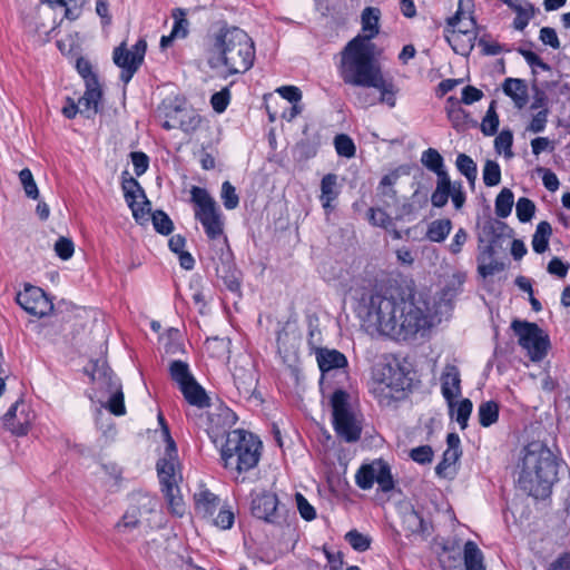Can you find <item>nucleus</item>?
<instances>
[{
	"label": "nucleus",
	"instance_id": "obj_1",
	"mask_svg": "<svg viewBox=\"0 0 570 570\" xmlns=\"http://www.w3.org/2000/svg\"><path fill=\"white\" fill-rule=\"evenodd\" d=\"M338 73L346 85L360 88H374L382 92V100L395 107L397 88L392 79H385L375 58V45L356 36L341 52Z\"/></svg>",
	"mask_w": 570,
	"mask_h": 570
},
{
	"label": "nucleus",
	"instance_id": "obj_2",
	"mask_svg": "<svg viewBox=\"0 0 570 570\" xmlns=\"http://www.w3.org/2000/svg\"><path fill=\"white\" fill-rule=\"evenodd\" d=\"M558 465L556 455L546 444L540 441L529 443L518 464L519 487L535 499H546L557 481Z\"/></svg>",
	"mask_w": 570,
	"mask_h": 570
},
{
	"label": "nucleus",
	"instance_id": "obj_3",
	"mask_svg": "<svg viewBox=\"0 0 570 570\" xmlns=\"http://www.w3.org/2000/svg\"><path fill=\"white\" fill-rule=\"evenodd\" d=\"M255 46L252 38L240 28H222L208 49L207 62L212 69L228 75L243 73L253 67Z\"/></svg>",
	"mask_w": 570,
	"mask_h": 570
},
{
	"label": "nucleus",
	"instance_id": "obj_4",
	"mask_svg": "<svg viewBox=\"0 0 570 570\" xmlns=\"http://www.w3.org/2000/svg\"><path fill=\"white\" fill-rule=\"evenodd\" d=\"M158 420L163 425V435L166 441L165 453L157 462V473L161 491L170 511L176 515H183L185 512V503L178 487L181 475L178 470L177 448L169 434V429L165 424L164 417L159 415Z\"/></svg>",
	"mask_w": 570,
	"mask_h": 570
},
{
	"label": "nucleus",
	"instance_id": "obj_5",
	"mask_svg": "<svg viewBox=\"0 0 570 570\" xmlns=\"http://www.w3.org/2000/svg\"><path fill=\"white\" fill-rule=\"evenodd\" d=\"M261 441L244 430H233L227 433L220 446V458L224 466L237 473L255 468L261 456Z\"/></svg>",
	"mask_w": 570,
	"mask_h": 570
},
{
	"label": "nucleus",
	"instance_id": "obj_6",
	"mask_svg": "<svg viewBox=\"0 0 570 570\" xmlns=\"http://www.w3.org/2000/svg\"><path fill=\"white\" fill-rule=\"evenodd\" d=\"M396 295L374 293L363 297L358 306V316L363 327L370 334L390 336L392 328L396 327L395 312L397 311Z\"/></svg>",
	"mask_w": 570,
	"mask_h": 570
},
{
	"label": "nucleus",
	"instance_id": "obj_7",
	"mask_svg": "<svg viewBox=\"0 0 570 570\" xmlns=\"http://www.w3.org/2000/svg\"><path fill=\"white\" fill-rule=\"evenodd\" d=\"M397 311L395 312L396 327L392 328L390 337L407 340L414 337L421 331L433 325V316L425 301L404 297L396 294Z\"/></svg>",
	"mask_w": 570,
	"mask_h": 570
},
{
	"label": "nucleus",
	"instance_id": "obj_8",
	"mask_svg": "<svg viewBox=\"0 0 570 570\" xmlns=\"http://www.w3.org/2000/svg\"><path fill=\"white\" fill-rule=\"evenodd\" d=\"M157 501L148 494L137 493L130 499V504L121 519L115 524V532L130 542L140 533L141 525L149 521L148 515L156 511Z\"/></svg>",
	"mask_w": 570,
	"mask_h": 570
},
{
	"label": "nucleus",
	"instance_id": "obj_9",
	"mask_svg": "<svg viewBox=\"0 0 570 570\" xmlns=\"http://www.w3.org/2000/svg\"><path fill=\"white\" fill-rule=\"evenodd\" d=\"M190 195L191 202L195 204V218L200 222L207 237L212 240L223 238L226 243L223 215L216 200L205 188L197 186H193Z\"/></svg>",
	"mask_w": 570,
	"mask_h": 570
},
{
	"label": "nucleus",
	"instance_id": "obj_10",
	"mask_svg": "<svg viewBox=\"0 0 570 570\" xmlns=\"http://www.w3.org/2000/svg\"><path fill=\"white\" fill-rule=\"evenodd\" d=\"M333 425L336 434L346 442H356L362 433V419L348 404V394L336 390L331 397Z\"/></svg>",
	"mask_w": 570,
	"mask_h": 570
},
{
	"label": "nucleus",
	"instance_id": "obj_11",
	"mask_svg": "<svg viewBox=\"0 0 570 570\" xmlns=\"http://www.w3.org/2000/svg\"><path fill=\"white\" fill-rule=\"evenodd\" d=\"M511 327L532 361H541L547 355L549 337L535 323L513 321Z\"/></svg>",
	"mask_w": 570,
	"mask_h": 570
},
{
	"label": "nucleus",
	"instance_id": "obj_12",
	"mask_svg": "<svg viewBox=\"0 0 570 570\" xmlns=\"http://www.w3.org/2000/svg\"><path fill=\"white\" fill-rule=\"evenodd\" d=\"M92 380L108 394L106 401H99L101 406L108 409L115 415H124L126 413L124 393L121 384L112 371L105 365L97 367L92 372Z\"/></svg>",
	"mask_w": 570,
	"mask_h": 570
},
{
	"label": "nucleus",
	"instance_id": "obj_13",
	"mask_svg": "<svg viewBox=\"0 0 570 570\" xmlns=\"http://www.w3.org/2000/svg\"><path fill=\"white\" fill-rule=\"evenodd\" d=\"M146 50L145 39H139L130 50L127 49L125 42L114 49L112 60L121 69L120 79L124 83H128L141 66Z\"/></svg>",
	"mask_w": 570,
	"mask_h": 570
},
{
	"label": "nucleus",
	"instance_id": "obj_14",
	"mask_svg": "<svg viewBox=\"0 0 570 570\" xmlns=\"http://www.w3.org/2000/svg\"><path fill=\"white\" fill-rule=\"evenodd\" d=\"M377 381L374 392L380 397L381 403L389 404L391 400L399 399L400 393L405 390L406 377L400 367L384 365Z\"/></svg>",
	"mask_w": 570,
	"mask_h": 570
},
{
	"label": "nucleus",
	"instance_id": "obj_15",
	"mask_svg": "<svg viewBox=\"0 0 570 570\" xmlns=\"http://www.w3.org/2000/svg\"><path fill=\"white\" fill-rule=\"evenodd\" d=\"M121 187L125 200L131 209L135 220L139 224L147 222L150 212V202L147 199L142 187L132 177L124 179Z\"/></svg>",
	"mask_w": 570,
	"mask_h": 570
},
{
	"label": "nucleus",
	"instance_id": "obj_16",
	"mask_svg": "<svg viewBox=\"0 0 570 570\" xmlns=\"http://www.w3.org/2000/svg\"><path fill=\"white\" fill-rule=\"evenodd\" d=\"M17 303L29 314L43 317L48 315L53 304L46 293L37 286L27 285L24 289L17 295Z\"/></svg>",
	"mask_w": 570,
	"mask_h": 570
},
{
	"label": "nucleus",
	"instance_id": "obj_17",
	"mask_svg": "<svg viewBox=\"0 0 570 570\" xmlns=\"http://www.w3.org/2000/svg\"><path fill=\"white\" fill-rule=\"evenodd\" d=\"M33 417L29 406L22 401H17L4 414L3 425L12 434L22 436L28 433Z\"/></svg>",
	"mask_w": 570,
	"mask_h": 570
},
{
	"label": "nucleus",
	"instance_id": "obj_18",
	"mask_svg": "<svg viewBox=\"0 0 570 570\" xmlns=\"http://www.w3.org/2000/svg\"><path fill=\"white\" fill-rule=\"evenodd\" d=\"M252 513L266 522L277 524L281 522V511L277 495L272 492L255 493L252 500Z\"/></svg>",
	"mask_w": 570,
	"mask_h": 570
},
{
	"label": "nucleus",
	"instance_id": "obj_19",
	"mask_svg": "<svg viewBox=\"0 0 570 570\" xmlns=\"http://www.w3.org/2000/svg\"><path fill=\"white\" fill-rule=\"evenodd\" d=\"M460 20V12L448 20V24L452 28L445 35L446 41L452 47L454 52L468 56L474 47L475 33L469 28L455 29Z\"/></svg>",
	"mask_w": 570,
	"mask_h": 570
},
{
	"label": "nucleus",
	"instance_id": "obj_20",
	"mask_svg": "<svg viewBox=\"0 0 570 570\" xmlns=\"http://www.w3.org/2000/svg\"><path fill=\"white\" fill-rule=\"evenodd\" d=\"M207 433L214 443L218 442L219 438H227L228 430L235 424V413L226 407L219 406L208 415Z\"/></svg>",
	"mask_w": 570,
	"mask_h": 570
},
{
	"label": "nucleus",
	"instance_id": "obj_21",
	"mask_svg": "<svg viewBox=\"0 0 570 570\" xmlns=\"http://www.w3.org/2000/svg\"><path fill=\"white\" fill-rule=\"evenodd\" d=\"M460 438L456 433H449L446 436V450L442 461L436 465L435 472L442 478H453L456 474V462L462 455Z\"/></svg>",
	"mask_w": 570,
	"mask_h": 570
},
{
	"label": "nucleus",
	"instance_id": "obj_22",
	"mask_svg": "<svg viewBox=\"0 0 570 570\" xmlns=\"http://www.w3.org/2000/svg\"><path fill=\"white\" fill-rule=\"evenodd\" d=\"M460 372L454 365H446L441 376L442 395L446 400L450 407L454 404V399L461 394Z\"/></svg>",
	"mask_w": 570,
	"mask_h": 570
},
{
	"label": "nucleus",
	"instance_id": "obj_23",
	"mask_svg": "<svg viewBox=\"0 0 570 570\" xmlns=\"http://www.w3.org/2000/svg\"><path fill=\"white\" fill-rule=\"evenodd\" d=\"M316 360L323 375L333 370L345 368L347 366L346 356L337 350L318 348Z\"/></svg>",
	"mask_w": 570,
	"mask_h": 570
},
{
	"label": "nucleus",
	"instance_id": "obj_24",
	"mask_svg": "<svg viewBox=\"0 0 570 570\" xmlns=\"http://www.w3.org/2000/svg\"><path fill=\"white\" fill-rule=\"evenodd\" d=\"M87 89L82 97L79 98L78 104L80 107V114L87 118L96 115L98 111V104L101 98V90L99 88L97 79L87 81Z\"/></svg>",
	"mask_w": 570,
	"mask_h": 570
},
{
	"label": "nucleus",
	"instance_id": "obj_25",
	"mask_svg": "<svg viewBox=\"0 0 570 570\" xmlns=\"http://www.w3.org/2000/svg\"><path fill=\"white\" fill-rule=\"evenodd\" d=\"M196 513L204 519L213 518L219 507V498L207 489H199L194 494Z\"/></svg>",
	"mask_w": 570,
	"mask_h": 570
},
{
	"label": "nucleus",
	"instance_id": "obj_26",
	"mask_svg": "<svg viewBox=\"0 0 570 570\" xmlns=\"http://www.w3.org/2000/svg\"><path fill=\"white\" fill-rule=\"evenodd\" d=\"M402 524L411 534H429V523L412 505L402 508Z\"/></svg>",
	"mask_w": 570,
	"mask_h": 570
},
{
	"label": "nucleus",
	"instance_id": "obj_27",
	"mask_svg": "<svg viewBox=\"0 0 570 570\" xmlns=\"http://www.w3.org/2000/svg\"><path fill=\"white\" fill-rule=\"evenodd\" d=\"M505 3L510 9H512L517 17L513 20V27L517 30L522 31L528 24L529 21L534 16V7L528 0H501Z\"/></svg>",
	"mask_w": 570,
	"mask_h": 570
},
{
	"label": "nucleus",
	"instance_id": "obj_28",
	"mask_svg": "<svg viewBox=\"0 0 570 570\" xmlns=\"http://www.w3.org/2000/svg\"><path fill=\"white\" fill-rule=\"evenodd\" d=\"M465 279L466 275L462 272L454 273L449 277L441 291L440 304H443L446 308H451L452 302L463 292Z\"/></svg>",
	"mask_w": 570,
	"mask_h": 570
},
{
	"label": "nucleus",
	"instance_id": "obj_29",
	"mask_svg": "<svg viewBox=\"0 0 570 570\" xmlns=\"http://www.w3.org/2000/svg\"><path fill=\"white\" fill-rule=\"evenodd\" d=\"M503 92L510 97L514 106L523 108L528 102V86L522 79L507 78L502 85Z\"/></svg>",
	"mask_w": 570,
	"mask_h": 570
},
{
	"label": "nucleus",
	"instance_id": "obj_30",
	"mask_svg": "<svg viewBox=\"0 0 570 570\" xmlns=\"http://www.w3.org/2000/svg\"><path fill=\"white\" fill-rule=\"evenodd\" d=\"M380 9L374 7H367L362 12V30L365 35L361 36V38H365L367 42H371L380 32Z\"/></svg>",
	"mask_w": 570,
	"mask_h": 570
},
{
	"label": "nucleus",
	"instance_id": "obj_31",
	"mask_svg": "<svg viewBox=\"0 0 570 570\" xmlns=\"http://www.w3.org/2000/svg\"><path fill=\"white\" fill-rule=\"evenodd\" d=\"M179 390L183 393L185 400L190 405L197 406L199 409H204L209 405V397L207 396L205 390L196 382V380L185 384Z\"/></svg>",
	"mask_w": 570,
	"mask_h": 570
},
{
	"label": "nucleus",
	"instance_id": "obj_32",
	"mask_svg": "<svg viewBox=\"0 0 570 570\" xmlns=\"http://www.w3.org/2000/svg\"><path fill=\"white\" fill-rule=\"evenodd\" d=\"M173 112L175 117H177L176 121L178 128L186 134L194 132L202 122L200 116L193 109H181L176 107L173 109Z\"/></svg>",
	"mask_w": 570,
	"mask_h": 570
},
{
	"label": "nucleus",
	"instance_id": "obj_33",
	"mask_svg": "<svg viewBox=\"0 0 570 570\" xmlns=\"http://www.w3.org/2000/svg\"><path fill=\"white\" fill-rule=\"evenodd\" d=\"M397 176L394 174L385 175L377 187V195L383 205L387 208L393 207L397 203L396 191L393 188Z\"/></svg>",
	"mask_w": 570,
	"mask_h": 570
},
{
	"label": "nucleus",
	"instance_id": "obj_34",
	"mask_svg": "<svg viewBox=\"0 0 570 570\" xmlns=\"http://www.w3.org/2000/svg\"><path fill=\"white\" fill-rule=\"evenodd\" d=\"M337 177L334 174H327L321 181V202L325 209L332 208V202H334L338 195L336 190Z\"/></svg>",
	"mask_w": 570,
	"mask_h": 570
},
{
	"label": "nucleus",
	"instance_id": "obj_35",
	"mask_svg": "<svg viewBox=\"0 0 570 570\" xmlns=\"http://www.w3.org/2000/svg\"><path fill=\"white\" fill-rule=\"evenodd\" d=\"M464 566L466 570H485L483 553L473 541L464 544Z\"/></svg>",
	"mask_w": 570,
	"mask_h": 570
},
{
	"label": "nucleus",
	"instance_id": "obj_36",
	"mask_svg": "<svg viewBox=\"0 0 570 570\" xmlns=\"http://www.w3.org/2000/svg\"><path fill=\"white\" fill-rule=\"evenodd\" d=\"M551 234L552 227L548 222L543 220L537 225V229L532 236V248L535 253L542 254L548 249Z\"/></svg>",
	"mask_w": 570,
	"mask_h": 570
},
{
	"label": "nucleus",
	"instance_id": "obj_37",
	"mask_svg": "<svg viewBox=\"0 0 570 570\" xmlns=\"http://www.w3.org/2000/svg\"><path fill=\"white\" fill-rule=\"evenodd\" d=\"M452 228V223L450 219H436L430 223L426 237L435 243L443 242L448 235L450 234Z\"/></svg>",
	"mask_w": 570,
	"mask_h": 570
},
{
	"label": "nucleus",
	"instance_id": "obj_38",
	"mask_svg": "<svg viewBox=\"0 0 570 570\" xmlns=\"http://www.w3.org/2000/svg\"><path fill=\"white\" fill-rule=\"evenodd\" d=\"M169 373L171 380L178 384L179 389L195 380L188 364L183 361H173L169 365Z\"/></svg>",
	"mask_w": 570,
	"mask_h": 570
},
{
	"label": "nucleus",
	"instance_id": "obj_39",
	"mask_svg": "<svg viewBox=\"0 0 570 570\" xmlns=\"http://www.w3.org/2000/svg\"><path fill=\"white\" fill-rule=\"evenodd\" d=\"M479 422L488 428L494 424L499 419V405L494 401L482 402L478 409Z\"/></svg>",
	"mask_w": 570,
	"mask_h": 570
},
{
	"label": "nucleus",
	"instance_id": "obj_40",
	"mask_svg": "<svg viewBox=\"0 0 570 570\" xmlns=\"http://www.w3.org/2000/svg\"><path fill=\"white\" fill-rule=\"evenodd\" d=\"M206 351L216 358H227L230 341L227 337H213L205 341Z\"/></svg>",
	"mask_w": 570,
	"mask_h": 570
},
{
	"label": "nucleus",
	"instance_id": "obj_41",
	"mask_svg": "<svg viewBox=\"0 0 570 570\" xmlns=\"http://www.w3.org/2000/svg\"><path fill=\"white\" fill-rule=\"evenodd\" d=\"M499 116L497 114V101L492 100L481 122V131L485 136H493L499 128Z\"/></svg>",
	"mask_w": 570,
	"mask_h": 570
},
{
	"label": "nucleus",
	"instance_id": "obj_42",
	"mask_svg": "<svg viewBox=\"0 0 570 570\" xmlns=\"http://www.w3.org/2000/svg\"><path fill=\"white\" fill-rule=\"evenodd\" d=\"M513 202V193L509 188H503L495 198L497 216L501 218L508 217L511 214Z\"/></svg>",
	"mask_w": 570,
	"mask_h": 570
},
{
	"label": "nucleus",
	"instance_id": "obj_43",
	"mask_svg": "<svg viewBox=\"0 0 570 570\" xmlns=\"http://www.w3.org/2000/svg\"><path fill=\"white\" fill-rule=\"evenodd\" d=\"M455 165L458 170L466 177L471 185H473L478 174L476 164L473 159L465 154H459Z\"/></svg>",
	"mask_w": 570,
	"mask_h": 570
},
{
	"label": "nucleus",
	"instance_id": "obj_44",
	"mask_svg": "<svg viewBox=\"0 0 570 570\" xmlns=\"http://www.w3.org/2000/svg\"><path fill=\"white\" fill-rule=\"evenodd\" d=\"M421 161L429 170L435 173L436 175L438 173H445L443 157L434 148H429L423 151Z\"/></svg>",
	"mask_w": 570,
	"mask_h": 570
},
{
	"label": "nucleus",
	"instance_id": "obj_45",
	"mask_svg": "<svg viewBox=\"0 0 570 570\" xmlns=\"http://www.w3.org/2000/svg\"><path fill=\"white\" fill-rule=\"evenodd\" d=\"M171 17L174 18V26L171 29L173 37L177 39H184L188 35L189 22L186 19V12L181 8H176L173 10Z\"/></svg>",
	"mask_w": 570,
	"mask_h": 570
},
{
	"label": "nucleus",
	"instance_id": "obj_46",
	"mask_svg": "<svg viewBox=\"0 0 570 570\" xmlns=\"http://www.w3.org/2000/svg\"><path fill=\"white\" fill-rule=\"evenodd\" d=\"M376 462L361 466L355 475L356 484L363 489L368 490L375 482Z\"/></svg>",
	"mask_w": 570,
	"mask_h": 570
},
{
	"label": "nucleus",
	"instance_id": "obj_47",
	"mask_svg": "<svg viewBox=\"0 0 570 570\" xmlns=\"http://www.w3.org/2000/svg\"><path fill=\"white\" fill-rule=\"evenodd\" d=\"M473 404L469 399H464L456 404V409L454 410V405L451 409V416L455 417V421L459 423L460 428L464 430L468 426V421L472 412Z\"/></svg>",
	"mask_w": 570,
	"mask_h": 570
},
{
	"label": "nucleus",
	"instance_id": "obj_48",
	"mask_svg": "<svg viewBox=\"0 0 570 570\" xmlns=\"http://www.w3.org/2000/svg\"><path fill=\"white\" fill-rule=\"evenodd\" d=\"M375 482L383 492L391 491L394 487L391 470L383 461H376Z\"/></svg>",
	"mask_w": 570,
	"mask_h": 570
},
{
	"label": "nucleus",
	"instance_id": "obj_49",
	"mask_svg": "<svg viewBox=\"0 0 570 570\" xmlns=\"http://www.w3.org/2000/svg\"><path fill=\"white\" fill-rule=\"evenodd\" d=\"M336 153L345 158H352L355 155V145L352 138L345 134H340L334 138Z\"/></svg>",
	"mask_w": 570,
	"mask_h": 570
},
{
	"label": "nucleus",
	"instance_id": "obj_50",
	"mask_svg": "<svg viewBox=\"0 0 570 570\" xmlns=\"http://www.w3.org/2000/svg\"><path fill=\"white\" fill-rule=\"evenodd\" d=\"M19 180L23 187L26 196L31 199H37L39 197L38 186L33 179L32 173L28 168H23L19 173Z\"/></svg>",
	"mask_w": 570,
	"mask_h": 570
},
{
	"label": "nucleus",
	"instance_id": "obj_51",
	"mask_svg": "<svg viewBox=\"0 0 570 570\" xmlns=\"http://www.w3.org/2000/svg\"><path fill=\"white\" fill-rule=\"evenodd\" d=\"M345 540L350 543V546L360 552L366 551L371 546V538L365 535L357 530H351L345 534Z\"/></svg>",
	"mask_w": 570,
	"mask_h": 570
},
{
	"label": "nucleus",
	"instance_id": "obj_52",
	"mask_svg": "<svg viewBox=\"0 0 570 570\" xmlns=\"http://www.w3.org/2000/svg\"><path fill=\"white\" fill-rule=\"evenodd\" d=\"M513 135L510 130H502L494 139V148L500 153H504V156L510 158L513 156L512 153Z\"/></svg>",
	"mask_w": 570,
	"mask_h": 570
},
{
	"label": "nucleus",
	"instance_id": "obj_53",
	"mask_svg": "<svg viewBox=\"0 0 570 570\" xmlns=\"http://www.w3.org/2000/svg\"><path fill=\"white\" fill-rule=\"evenodd\" d=\"M483 181L487 186H497L501 181V169L497 161L488 160L483 167Z\"/></svg>",
	"mask_w": 570,
	"mask_h": 570
},
{
	"label": "nucleus",
	"instance_id": "obj_54",
	"mask_svg": "<svg viewBox=\"0 0 570 570\" xmlns=\"http://www.w3.org/2000/svg\"><path fill=\"white\" fill-rule=\"evenodd\" d=\"M515 212L519 220L522 223H527L531 220V218L533 217L535 212V205L531 199L527 197H521L517 202Z\"/></svg>",
	"mask_w": 570,
	"mask_h": 570
},
{
	"label": "nucleus",
	"instance_id": "obj_55",
	"mask_svg": "<svg viewBox=\"0 0 570 570\" xmlns=\"http://www.w3.org/2000/svg\"><path fill=\"white\" fill-rule=\"evenodd\" d=\"M151 219L153 225L158 233L163 235H169L173 232L174 224L169 216L163 210L155 212L151 216Z\"/></svg>",
	"mask_w": 570,
	"mask_h": 570
},
{
	"label": "nucleus",
	"instance_id": "obj_56",
	"mask_svg": "<svg viewBox=\"0 0 570 570\" xmlns=\"http://www.w3.org/2000/svg\"><path fill=\"white\" fill-rule=\"evenodd\" d=\"M220 197L226 209H235L239 204V197L236 194V189L229 181L223 183Z\"/></svg>",
	"mask_w": 570,
	"mask_h": 570
},
{
	"label": "nucleus",
	"instance_id": "obj_57",
	"mask_svg": "<svg viewBox=\"0 0 570 570\" xmlns=\"http://www.w3.org/2000/svg\"><path fill=\"white\" fill-rule=\"evenodd\" d=\"M355 104L361 108H368L376 104H385L390 107L387 101L382 100V92H380V96H376L375 94L365 90H360L355 94Z\"/></svg>",
	"mask_w": 570,
	"mask_h": 570
},
{
	"label": "nucleus",
	"instance_id": "obj_58",
	"mask_svg": "<svg viewBox=\"0 0 570 570\" xmlns=\"http://www.w3.org/2000/svg\"><path fill=\"white\" fill-rule=\"evenodd\" d=\"M180 333L176 328H169L167 331V334L161 340H166L164 344L165 352L167 354H177L179 352H183V345L179 341Z\"/></svg>",
	"mask_w": 570,
	"mask_h": 570
},
{
	"label": "nucleus",
	"instance_id": "obj_59",
	"mask_svg": "<svg viewBox=\"0 0 570 570\" xmlns=\"http://www.w3.org/2000/svg\"><path fill=\"white\" fill-rule=\"evenodd\" d=\"M229 100H230V91L226 87V88H223L220 91L215 92L212 96L210 104H212L213 109L216 112L222 114L226 110V108L229 104Z\"/></svg>",
	"mask_w": 570,
	"mask_h": 570
},
{
	"label": "nucleus",
	"instance_id": "obj_60",
	"mask_svg": "<svg viewBox=\"0 0 570 570\" xmlns=\"http://www.w3.org/2000/svg\"><path fill=\"white\" fill-rule=\"evenodd\" d=\"M448 117L454 126H458L465 117V111L461 108L460 101L454 97L448 98Z\"/></svg>",
	"mask_w": 570,
	"mask_h": 570
},
{
	"label": "nucleus",
	"instance_id": "obj_61",
	"mask_svg": "<svg viewBox=\"0 0 570 570\" xmlns=\"http://www.w3.org/2000/svg\"><path fill=\"white\" fill-rule=\"evenodd\" d=\"M55 252L61 259H69L75 252L72 240L66 237H60L55 244Z\"/></svg>",
	"mask_w": 570,
	"mask_h": 570
},
{
	"label": "nucleus",
	"instance_id": "obj_62",
	"mask_svg": "<svg viewBox=\"0 0 570 570\" xmlns=\"http://www.w3.org/2000/svg\"><path fill=\"white\" fill-rule=\"evenodd\" d=\"M548 114L549 111L547 108L538 111L535 115H533L527 129L533 134L542 132L548 121Z\"/></svg>",
	"mask_w": 570,
	"mask_h": 570
},
{
	"label": "nucleus",
	"instance_id": "obj_63",
	"mask_svg": "<svg viewBox=\"0 0 570 570\" xmlns=\"http://www.w3.org/2000/svg\"><path fill=\"white\" fill-rule=\"evenodd\" d=\"M234 381L239 391L249 393L254 386V376L250 372L242 371V373H234Z\"/></svg>",
	"mask_w": 570,
	"mask_h": 570
},
{
	"label": "nucleus",
	"instance_id": "obj_64",
	"mask_svg": "<svg viewBox=\"0 0 570 570\" xmlns=\"http://www.w3.org/2000/svg\"><path fill=\"white\" fill-rule=\"evenodd\" d=\"M368 219L374 226L383 228H387L392 223L391 217L381 208H371L368 210Z\"/></svg>",
	"mask_w": 570,
	"mask_h": 570
}]
</instances>
